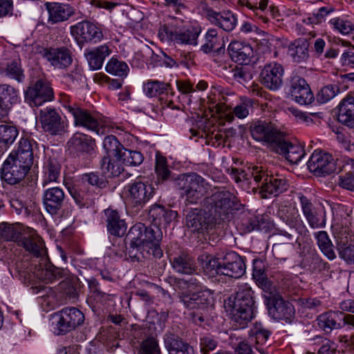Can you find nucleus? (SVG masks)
Returning a JSON list of instances; mask_svg holds the SVG:
<instances>
[{"label":"nucleus","mask_w":354,"mask_h":354,"mask_svg":"<svg viewBox=\"0 0 354 354\" xmlns=\"http://www.w3.org/2000/svg\"><path fill=\"white\" fill-rule=\"evenodd\" d=\"M162 234L158 227H147L139 223L132 226L125 240L129 241L126 247L129 257L140 261V258H147L150 254L160 258L162 252L160 248V241Z\"/></svg>","instance_id":"1"},{"label":"nucleus","mask_w":354,"mask_h":354,"mask_svg":"<svg viewBox=\"0 0 354 354\" xmlns=\"http://www.w3.org/2000/svg\"><path fill=\"white\" fill-rule=\"evenodd\" d=\"M254 292L248 284L238 287L235 294L225 300V308L236 328H243L254 317Z\"/></svg>","instance_id":"2"},{"label":"nucleus","mask_w":354,"mask_h":354,"mask_svg":"<svg viewBox=\"0 0 354 354\" xmlns=\"http://www.w3.org/2000/svg\"><path fill=\"white\" fill-rule=\"evenodd\" d=\"M237 197L229 190L220 189L204 200V206L217 224L229 221L238 204Z\"/></svg>","instance_id":"3"},{"label":"nucleus","mask_w":354,"mask_h":354,"mask_svg":"<svg viewBox=\"0 0 354 354\" xmlns=\"http://www.w3.org/2000/svg\"><path fill=\"white\" fill-rule=\"evenodd\" d=\"M178 187L188 203L196 204L207 193L210 185L198 174L190 173L178 178Z\"/></svg>","instance_id":"4"},{"label":"nucleus","mask_w":354,"mask_h":354,"mask_svg":"<svg viewBox=\"0 0 354 354\" xmlns=\"http://www.w3.org/2000/svg\"><path fill=\"white\" fill-rule=\"evenodd\" d=\"M127 196L129 204L136 210H140L153 197L155 189L147 180L137 178L126 187Z\"/></svg>","instance_id":"5"},{"label":"nucleus","mask_w":354,"mask_h":354,"mask_svg":"<svg viewBox=\"0 0 354 354\" xmlns=\"http://www.w3.org/2000/svg\"><path fill=\"white\" fill-rule=\"evenodd\" d=\"M56 319L54 333L57 335H65L81 326L85 319L83 313L75 307H67L56 312L53 315Z\"/></svg>","instance_id":"6"},{"label":"nucleus","mask_w":354,"mask_h":354,"mask_svg":"<svg viewBox=\"0 0 354 354\" xmlns=\"http://www.w3.org/2000/svg\"><path fill=\"white\" fill-rule=\"evenodd\" d=\"M198 9L209 22L226 32L233 30L236 26L237 18L230 10L216 12L205 1L200 2Z\"/></svg>","instance_id":"7"},{"label":"nucleus","mask_w":354,"mask_h":354,"mask_svg":"<svg viewBox=\"0 0 354 354\" xmlns=\"http://www.w3.org/2000/svg\"><path fill=\"white\" fill-rule=\"evenodd\" d=\"M252 138L259 142H264L274 149L284 133L281 132L277 126L269 120H258L250 127Z\"/></svg>","instance_id":"8"},{"label":"nucleus","mask_w":354,"mask_h":354,"mask_svg":"<svg viewBox=\"0 0 354 354\" xmlns=\"http://www.w3.org/2000/svg\"><path fill=\"white\" fill-rule=\"evenodd\" d=\"M31 166L10 153L1 169V178L10 185L17 184L24 178Z\"/></svg>","instance_id":"9"},{"label":"nucleus","mask_w":354,"mask_h":354,"mask_svg":"<svg viewBox=\"0 0 354 354\" xmlns=\"http://www.w3.org/2000/svg\"><path fill=\"white\" fill-rule=\"evenodd\" d=\"M302 214L312 229L324 228L326 224V212L321 204H315L306 196H299Z\"/></svg>","instance_id":"10"},{"label":"nucleus","mask_w":354,"mask_h":354,"mask_svg":"<svg viewBox=\"0 0 354 354\" xmlns=\"http://www.w3.org/2000/svg\"><path fill=\"white\" fill-rule=\"evenodd\" d=\"M185 222L187 227L202 234H209L217 225L209 212L198 208L187 211Z\"/></svg>","instance_id":"11"},{"label":"nucleus","mask_w":354,"mask_h":354,"mask_svg":"<svg viewBox=\"0 0 354 354\" xmlns=\"http://www.w3.org/2000/svg\"><path fill=\"white\" fill-rule=\"evenodd\" d=\"M63 101L64 107L73 117L75 127H82L99 133V122L89 111L81 108L76 103L71 102L68 97H65Z\"/></svg>","instance_id":"12"},{"label":"nucleus","mask_w":354,"mask_h":354,"mask_svg":"<svg viewBox=\"0 0 354 354\" xmlns=\"http://www.w3.org/2000/svg\"><path fill=\"white\" fill-rule=\"evenodd\" d=\"M288 92L298 104L307 105L314 100V95L306 80L297 75H292L287 84Z\"/></svg>","instance_id":"13"},{"label":"nucleus","mask_w":354,"mask_h":354,"mask_svg":"<svg viewBox=\"0 0 354 354\" xmlns=\"http://www.w3.org/2000/svg\"><path fill=\"white\" fill-rule=\"evenodd\" d=\"M308 169L315 176L330 174L336 171V163L333 156L322 151H315L307 162Z\"/></svg>","instance_id":"14"},{"label":"nucleus","mask_w":354,"mask_h":354,"mask_svg":"<svg viewBox=\"0 0 354 354\" xmlns=\"http://www.w3.org/2000/svg\"><path fill=\"white\" fill-rule=\"evenodd\" d=\"M53 91L48 82L39 79L30 86L26 93L25 99L30 106H39L53 99Z\"/></svg>","instance_id":"15"},{"label":"nucleus","mask_w":354,"mask_h":354,"mask_svg":"<svg viewBox=\"0 0 354 354\" xmlns=\"http://www.w3.org/2000/svg\"><path fill=\"white\" fill-rule=\"evenodd\" d=\"M71 33L79 45L84 43H97L103 38L100 29L94 24L83 21L71 27Z\"/></svg>","instance_id":"16"},{"label":"nucleus","mask_w":354,"mask_h":354,"mask_svg":"<svg viewBox=\"0 0 354 354\" xmlns=\"http://www.w3.org/2000/svg\"><path fill=\"white\" fill-rule=\"evenodd\" d=\"M283 67L277 62L266 64L260 73V82L270 91L278 90L283 84Z\"/></svg>","instance_id":"17"},{"label":"nucleus","mask_w":354,"mask_h":354,"mask_svg":"<svg viewBox=\"0 0 354 354\" xmlns=\"http://www.w3.org/2000/svg\"><path fill=\"white\" fill-rule=\"evenodd\" d=\"M39 120L44 131L50 135L61 134L64 130V120L54 108L46 107L40 110Z\"/></svg>","instance_id":"18"},{"label":"nucleus","mask_w":354,"mask_h":354,"mask_svg":"<svg viewBox=\"0 0 354 354\" xmlns=\"http://www.w3.org/2000/svg\"><path fill=\"white\" fill-rule=\"evenodd\" d=\"M245 272V264L243 259L235 252H227L223 258L220 275L239 279Z\"/></svg>","instance_id":"19"},{"label":"nucleus","mask_w":354,"mask_h":354,"mask_svg":"<svg viewBox=\"0 0 354 354\" xmlns=\"http://www.w3.org/2000/svg\"><path fill=\"white\" fill-rule=\"evenodd\" d=\"M259 177H261V181L257 184H261V193L278 196L286 191L289 187L287 180L284 178L279 175L269 174L263 167Z\"/></svg>","instance_id":"20"},{"label":"nucleus","mask_w":354,"mask_h":354,"mask_svg":"<svg viewBox=\"0 0 354 354\" xmlns=\"http://www.w3.org/2000/svg\"><path fill=\"white\" fill-rule=\"evenodd\" d=\"M268 313L274 319L291 322L295 315L293 305L281 297L273 296L268 299Z\"/></svg>","instance_id":"21"},{"label":"nucleus","mask_w":354,"mask_h":354,"mask_svg":"<svg viewBox=\"0 0 354 354\" xmlns=\"http://www.w3.org/2000/svg\"><path fill=\"white\" fill-rule=\"evenodd\" d=\"M41 53L42 57L46 59L51 66L57 68L65 69L73 62L71 51L64 46L44 48Z\"/></svg>","instance_id":"22"},{"label":"nucleus","mask_w":354,"mask_h":354,"mask_svg":"<svg viewBox=\"0 0 354 354\" xmlns=\"http://www.w3.org/2000/svg\"><path fill=\"white\" fill-rule=\"evenodd\" d=\"M279 218L300 236H308L309 231L302 221L298 209L291 205L281 206L278 212Z\"/></svg>","instance_id":"23"},{"label":"nucleus","mask_w":354,"mask_h":354,"mask_svg":"<svg viewBox=\"0 0 354 354\" xmlns=\"http://www.w3.org/2000/svg\"><path fill=\"white\" fill-rule=\"evenodd\" d=\"M45 209L51 215H57L65 202V193L59 187L47 188L42 196Z\"/></svg>","instance_id":"24"},{"label":"nucleus","mask_w":354,"mask_h":354,"mask_svg":"<svg viewBox=\"0 0 354 354\" xmlns=\"http://www.w3.org/2000/svg\"><path fill=\"white\" fill-rule=\"evenodd\" d=\"M44 6L48 12V22L50 24L67 21L74 15L73 8L67 3L46 2Z\"/></svg>","instance_id":"25"},{"label":"nucleus","mask_w":354,"mask_h":354,"mask_svg":"<svg viewBox=\"0 0 354 354\" xmlns=\"http://www.w3.org/2000/svg\"><path fill=\"white\" fill-rule=\"evenodd\" d=\"M18 245L23 247L33 257L39 258L41 261L47 260V252L43 241L37 236H23L18 241Z\"/></svg>","instance_id":"26"},{"label":"nucleus","mask_w":354,"mask_h":354,"mask_svg":"<svg viewBox=\"0 0 354 354\" xmlns=\"http://www.w3.org/2000/svg\"><path fill=\"white\" fill-rule=\"evenodd\" d=\"M273 149L277 153L284 156L286 159L292 164H297L305 155L304 149L298 145H293L287 141L285 135Z\"/></svg>","instance_id":"27"},{"label":"nucleus","mask_w":354,"mask_h":354,"mask_svg":"<svg viewBox=\"0 0 354 354\" xmlns=\"http://www.w3.org/2000/svg\"><path fill=\"white\" fill-rule=\"evenodd\" d=\"M68 149L71 152L77 155L90 153L94 150L95 140L91 136L76 132L67 142Z\"/></svg>","instance_id":"28"},{"label":"nucleus","mask_w":354,"mask_h":354,"mask_svg":"<svg viewBox=\"0 0 354 354\" xmlns=\"http://www.w3.org/2000/svg\"><path fill=\"white\" fill-rule=\"evenodd\" d=\"M48 261L47 258L46 261H41L42 263L39 265V268H37V266H35L36 277L46 283H53L66 277V272L64 269L55 267Z\"/></svg>","instance_id":"29"},{"label":"nucleus","mask_w":354,"mask_h":354,"mask_svg":"<svg viewBox=\"0 0 354 354\" xmlns=\"http://www.w3.org/2000/svg\"><path fill=\"white\" fill-rule=\"evenodd\" d=\"M62 166L57 158L54 157L46 158L42 167L41 185L46 187L52 183H59L61 175Z\"/></svg>","instance_id":"30"},{"label":"nucleus","mask_w":354,"mask_h":354,"mask_svg":"<svg viewBox=\"0 0 354 354\" xmlns=\"http://www.w3.org/2000/svg\"><path fill=\"white\" fill-rule=\"evenodd\" d=\"M18 101L17 91L9 84H0V120L6 118L12 105Z\"/></svg>","instance_id":"31"},{"label":"nucleus","mask_w":354,"mask_h":354,"mask_svg":"<svg viewBox=\"0 0 354 354\" xmlns=\"http://www.w3.org/2000/svg\"><path fill=\"white\" fill-rule=\"evenodd\" d=\"M344 313L340 310H329L319 315L317 318V325L326 333L334 329L342 328V317Z\"/></svg>","instance_id":"32"},{"label":"nucleus","mask_w":354,"mask_h":354,"mask_svg":"<svg viewBox=\"0 0 354 354\" xmlns=\"http://www.w3.org/2000/svg\"><path fill=\"white\" fill-rule=\"evenodd\" d=\"M309 41L305 38H298L288 46V54L294 62H306L309 57Z\"/></svg>","instance_id":"33"},{"label":"nucleus","mask_w":354,"mask_h":354,"mask_svg":"<svg viewBox=\"0 0 354 354\" xmlns=\"http://www.w3.org/2000/svg\"><path fill=\"white\" fill-rule=\"evenodd\" d=\"M104 212L107 231L111 235L122 236L127 227L124 220L122 219L119 213L113 209H106Z\"/></svg>","instance_id":"34"},{"label":"nucleus","mask_w":354,"mask_h":354,"mask_svg":"<svg viewBox=\"0 0 354 354\" xmlns=\"http://www.w3.org/2000/svg\"><path fill=\"white\" fill-rule=\"evenodd\" d=\"M172 268L182 274H193L197 271L194 259L187 253L176 255L170 259Z\"/></svg>","instance_id":"35"},{"label":"nucleus","mask_w":354,"mask_h":354,"mask_svg":"<svg viewBox=\"0 0 354 354\" xmlns=\"http://www.w3.org/2000/svg\"><path fill=\"white\" fill-rule=\"evenodd\" d=\"M164 342L169 354H194L193 348L174 333H166Z\"/></svg>","instance_id":"36"},{"label":"nucleus","mask_w":354,"mask_h":354,"mask_svg":"<svg viewBox=\"0 0 354 354\" xmlns=\"http://www.w3.org/2000/svg\"><path fill=\"white\" fill-rule=\"evenodd\" d=\"M262 167L259 166H250L247 170L238 169L235 167L228 168L227 169V174L230 176L236 183L243 182L250 183V180L252 177L256 183L261 181L260 173Z\"/></svg>","instance_id":"37"},{"label":"nucleus","mask_w":354,"mask_h":354,"mask_svg":"<svg viewBox=\"0 0 354 354\" xmlns=\"http://www.w3.org/2000/svg\"><path fill=\"white\" fill-rule=\"evenodd\" d=\"M337 120L351 129H354V97L347 96L338 107Z\"/></svg>","instance_id":"38"},{"label":"nucleus","mask_w":354,"mask_h":354,"mask_svg":"<svg viewBox=\"0 0 354 354\" xmlns=\"http://www.w3.org/2000/svg\"><path fill=\"white\" fill-rule=\"evenodd\" d=\"M198 262L201 266L204 274L209 278L220 275V268H222V262L214 255L204 252L198 256Z\"/></svg>","instance_id":"39"},{"label":"nucleus","mask_w":354,"mask_h":354,"mask_svg":"<svg viewBox=\"0 0 354 354\" xmlns=\"http://www.w3.org/2000/svg\"><path fill=\"white\" fill-rule=\"evenodd\" d=\"M111 53L109 46L102 45L85 53V56L88 61L89 67L92 70L100 69L103 65L104 61Z\"/></svg>","instance_id":"40"},{"label":"nucleus","mask_w":354,"mask_h":354,"mask_svg":"<svg viewBox=\"0 0 354 354\" xmlns=\"http://www.w3.org/2000/svg\"><path fill=\"white\" fill-rule=\"evenodd\" d=\"M37 147V143L33 140L28 138H22L16 150H13L10 154L19 158L22 162H27L32 165L33 163V147Z\"/></svg>","instance_id":"41"},{"label":"nucleus","mask_w":354,"mask_h":354,"mask_svg":"<svg viewBox=\"0 0 354 354\" xmlns=\"http://www.w3.org/2000/svg\"><path fill=\"white\" fill-rule=\"evenodd\" d=\"M228 50L232 59L241 65H247L252 53L250 46L243 45L236 41H232L230 44Z\"/></svg>","instance_id":"42"},{"label":"nucleus","mask_w":354,"mask_h":354,"mask_svg":"<svg viewBox=\"0 0 354 354\" xmlns=\"http://www.w3.org/2000/svg\"><path fill=\"white\" fill-rule=\"evenodd\" d=\"M224 41L218 37V31L214 28L208 30L205 36V43L201 46V50L205 53L212 51L220 53L224 51Z\"/></svg>","instance_id":"43"},{"label":"nucleus","mask_w":354,"mask_h":354,"mask_svg":"<svg viewBox=\"0 0 354 354\" xmlns=\"http://www.w3.org/2000/svg\"><path fill=\"white\" fill-rule=\"evenodd\" d=\"M109 156H104L100 160V169L105 178L118 176L123 171L122 160Z\"/></svg>","instance_id":"44"},{"label":"nucleus","mask_w":354,"mask_h":354,"mask_svg":"<svg viewBox=\"0 0 354 354\" xmlns=\"http://www.w3.org/2000/svg\"><path fill=\"white\" fill-rule=\"evenodd\" d=\"M0 71L5 76L16 80L19 83L23 82L25 79L24 71L19 58L8 62Z\"/></svg>","instance_id":"45"},{"label":"nucleus","mask_w":354,"mask_h":354,"mask_svg":"<svg viewBox=\"0 0 354 354\" xmlns=\"http://www.w3.org/2000/svg\"><path fill=\"white\" fill-rule=\"evenodd\" d=\"M241 102L237 104L233 109V113H224L223 117L227 122H231L234 120V116L239 119H244L248 116L250 110L253 105V100L248 97H241Z\"/></svg>","instance_id":"46"},{"label":"nucleus","mask_w":354,"mask_h":354,"mask_svg":"<svg viewBox=\"0 0 354 354\" xmlns=\"http://www.w3.org/2000/svg\"><path fill=\"white\" fill-rule=\"evenodd\" d=\"M252 278L259 287L263 290L268 291L270 288V283L268 281L265 265L262 261H254L253 263Z\"/></svg>","instance_id":"47"},{"label":"nucleus","mask_w":354,"mask_h":354,"mask_svg":"<svg viewBox=\"0 0 354 354\" xmlns=\"http://www.w3.org/2000/svg\"><path fill=\"white\" fill-rule=\"evenodd\" d=\"M336 248L341 259L348 264H354V245L348 243L346 237L345 239L337 238Z\"/></svg>","instance_id":"48"},{"label":"nucleus","mask_w":354,"mask_h":354,"mask_svg":"<svg viewBox=\"0 0 354 354\" xmlns=\"http://www.w3.org/2000/svg\"><path fill=\"white\" fill-rule=\"evenodd\" d=\"M170 84L158 80H148L144 84L143 90L146 95L149 97H156L167 93Z\"/></svg>","instance_id":"49"},{"label":"nucleus","mask_w":354,"mask_h":354,"mask_svg":"<svg viewBox=\"0 0 354 354\" xmlns=\"http://www.w3.org/2000/svg\"><path fill=\"white\" fill-rule=\"evenodd\" d=\"M103 148L106 151L105 156L120 158L124 147L120 144L115 136H106L103 141Z\"/></svg>","instance_id":"50"},{"label":"nucleus","mask_w":354,"mask_h":354,"mask_svg":"<svg viewBox=\"0 0 354 354\" xmlns=\"http://www.w3.org/2000/svg\"><path fill=\"white\" fill-rule=\"evenodd\" d=\"M198 310L207 312L214 306V291L208 288L196 292Z\"/></svg>","instance_id":"51"},{"label":"nucleus","mask_w":354,"mask_h":354,"mask_svg":"<svg viewBox=\"0 0 354 354\" xmlns=\"http://www.w3.org/2000/svg\"><path fill=\"white\" fill-rule=\"evenodd\" d=\"M155 174L158 183H163L171 178V171L167 165L166 158L156 156Z\"/></svg>","instance_id":"52"},{"label":"nucleus","mask_w":354,"mask_h":354,"mask_svg":"<svg viewBox=\"0 0 354 354\" xmlns=\"http://www.w3.org/2000/svg\"><path fill=\"white\" fill-rule=\"evenodd\" d=\"M17 129L8 124H0V143L4 147L12 144L18 136Z\"/></svg>","instance_id":"53"},{"label":"nucleus","mask_w":354,"mask_h":354,"mask_svg":"<svg viewBox=\"0 0 354 354\" xmlns=\"http://www.w3.org/2000/svg\"><path fill=\"white\" fill-rule=\"evenodd\" d=\"M252 335L254 336L256 342V349L261 354H266V349L262 347L265 344L271 332L263 328L261 325H256L252 330Z\"/></svg>","instance_id":"54"},{"label":"nucleus","mask_w":354,"mask_h":354,"mask_svg":"<svg viewBox=\"0 0 354 354\" xmlns=\"http://www.w3.org/2000/svg\"><path fill=\"white\" fill-rule=\"evenodd\" d=\"M198 35L199 32L194 28L185 30L178 29L175 43L178 44L196 45Z\"/></svg>","instance_id":"55"},{"label":"nucleus","mask_w":354,"mask_h":354,"mask_svg":"<svg viewBox=\"0 0 354 354\" xmlns=\"http://www.w3.org/2000/svg\"><path fill=\"white\" fill-rule=\"evenodd\" d=\"M22 236L19 230L13 225L0 223V239L3 241H17Z\"/></svg>","instance_id":"56"},{"label":"nucleus","mask_w":354,"mask_h":354,"mask_svg":"<svg viewBox=\"0 0 354 354\" xmlns=\"http://www.w3.org/2000/svg\"><path fill=\"white\" fill-rule=\"evenodd\" d=\"M106 71L113 75L126 77L128 74L129 67L124 62L112 57L106 64Z\"/></svg>","instance_id":"57"},{"label":"nucleus","mask_w":354,"mask_h":354,"mask_svg":"<svg viewBox=\"0 0 354 354\" xmlns=\"http://www.w3.org/2000/svg\"><path fill=\"white\" fill-rule=\"evenodd\" d=\"M120 159L122 160V165L138 166L143 162L144 157L140 151H132L124 148L123 151H122Z\"/></svg>","instance_id":"58"},{"label":"nucleus","mask_w":354,"mask_h":354,"mask_svg":"<svg viewBox=\"0 0 354 354\" xmlns=\"http://www.w3.org/2000/svg\"><path fill=\"white\" fill-rule=\"evenodd\" d=\"M293 250L294 245L291 243H277L272 245L274 257L281 261H286Z\"/></svg>","instance_id":"59"},{"label":"nucleus","mask_w":354,"mask_h":354,"mask_svg":"<svg viewBox=\"0 0 354 354\" xmlns=\"http://www.w3.org/2000/svg\"><path fill=\"white\" fill-rule=\"evenodd\" d=\"M232 75L235 80L244 86L249 84L253 78L250 67L247 65L236 66L232 70Z\"/></svg>","instance_id":"60"},{"label":"nucleus","mask_w":354,"mask_h":354,"mask_svg":"<svg viewBox=\"0 0 354 354\" xmlns=\"http://www.w3.org/2000/svg\"><path fill=\"white\" fill-rule=\"evenodd\" d=\"M177 30L178 28L173 24L162 25L159 28L158 37L162 41L175 43Z\"/></svg>","instance_id":"61"},{"label":"nucleus","mask_w":354,"mask_h":354,"mask_svg":"<svg viewBox=\"0 0 354 354\" xmlns=\"http://www.w3.org/2000/svg\"><path fill=\"white\" fill-rule=\"evenodd\" d=\"M260 218L257 216H250L243 218L240 223V229L243 233L260 230L261 227Z\"/></svg>","instance_id":"62"},{"label":"nucleus","mask_w":354,"mask_h":354,"mask_svg":"<svg viewBox=\"0 0 354 354\" xmlns=\"http://www.w3.org/2000/svg\"><path fill=\"white\" fill-rule=\"evenodd\" d=\"M330 24L343 35H348L354 31V24L343 18H334L330 21Z\"/></svg>","instance_id":"63"},{"label":"nucleus","mask_w":354,"mask_h":354,"mask_svg":"<svg viewBox=\"0 0 354 354\" xmlns=\"http://www.w3.org/2000/svg\"><path fill=\"white\" fill-rule=\"evenodd\" d=\"M82 180L100 189L106 187L108 184L105 176H100L97 172L84 174L82 176Z\"/></svg>","instance_id":"64"}]
</instances>
